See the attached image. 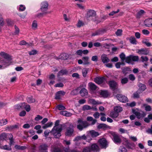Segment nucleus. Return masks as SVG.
<instances>
[{"mask_svg": "<svg viewBox=\"0 0 152 152\" xmlns=\"http://www.w3.org/2000/svg\"><path fill=\"white\" fill-rule=\"evenodd\" d=\"M118 61V58L117 57H115L111 59V61L112 62H117Z\"/></svg>", "mask_w": 152, "mask_h": 152, "instance_id": "nucleus-63", "label": "nucleus"}, {"mask_svg": "<svg viewBox=\"0 0 152 152\" xmlns=\"http://www.w3.org/2000/svg\"><path fill=\"white\" fill-rule=\"evenodd\" d=\"M12 59L11 56L4 52H0V63L2 65L3 68H5L12 63Z\"/></svg>", "mask_w": 152, "mask_h": 152, "instance_id": "nucleus-1", "label": "nucleus"}, {"mask_svg": "<svg viewBox=\"0 0 152 152\" xmlns=\"http://www.w3.org/2000/svg\"><path fill=\"white\" fill-rule=\"evenodd\" d=\"M99 142L100 146L102 148H105L108 146V143L105 138L100 139L99 141Z\"/></svg>", "mask_w": 152, "mask_h": 152, "instance_id": "nucleus-9", "label": "nucleus"}, {"mask_svg": "<svg viewBox=\"0 0 152 152\" xmlns=\"http://www.w3.org/2000/svg\"><path fill=\"white\" fill-rule=\"evenodd\" d=\"M73 132V126L71 124L69 127L67 128L65 134L66 136H71L72 135Z\"/></svg>", "mask_w": 152, "mask_h": 152, "instance_id": "nucleus-10", "label": "nucleus"}, {"mask_svg": "<svg viewBox=\"0 0 152 152\" xmlns=\"http://www.w3.org/2000/svg\"><path fill=\"white\" fill-rule=\"evenodd\" d=\"M18 128V124L11 125L7 127V129L10 131Z\"/></svg>", "mask_w": 152, "mask_h": 152, "instance_id": "nucleus-28", "label": "nucleus"}, {"mask_svg": "<svg viewBox=\"0 0 152 152\" xmlns=\"http://www.w3.org/2000/svg\"><path fill=\"white\" fill-rule=\"evenodd\" d=\"M37 51L36 50H33L28 52V53L30 55H34L37 54Z\"/></svg>", "mask_w": 152, "mask_h": 152, "instance_id": "nucleus-55", "label": "nucleus"}, {"mask_svg": "<svg viewBox=\"0 0 152 152\" xmlns=\"http://www.w3.org/2000/svg\"><path fill=\"white\" fill-rule=\"evenodd\" d=\"M139 86L140 87V89L142 91H143L146 89L145 86L144 85L140 83L139 84Z\"/></svg>", "mask_w": 152, "mask_h": 152, "instance_id": "nucleus-46", "label": "nucleus"}, {"mask_svg": "<svg viewBox=\"0 0 152 152\" xmlns=\"http://www.w3.org/2000/svg\"><path fill=\"white\" fill-rule=\"evenodd\" d=\"M11 138H9L8 139L10 141V142L9 143L10 145L11 146L12 145L13 143H14V139H13V136L12 134V137H11Z\"/></svg>", "mask_w": 152, "mask_h": 152, "instance_id": "nucleus-57", "label": "nucleus"}, {"mask_svg": "<svg viewBox=\"0 0 152 152\" xmlns=\"http://www.w3.org/2000/svg\"><path fill=\"white\" fill-rule=\"evenodd\" d=\"M15 148L17 150H23L26 148V147L25 146H22L18 145H15Z\"/></svg>", "mask_w": 152, "mask_h": 152, "instance_id": "nucleus-31", "label": "nucleus"}, {"mask_svg": "<svg viewBox=\"0 0 152 152\" xmlns=\"http://www.w3.org/2000/svg\"><path fill=\"white\" fill-rule=\"evenodd\" d=\"M80 94L82 96H87L88 92L87 90L85 88H83L80 91Z\"/></svg>", "mask_w": 152, "mask_h": 152, "instance_id": "nucleus-24", "label": "nucleus"}, {"mask_svg": "<svg viewBox=\"0 0 152 152\" xmlns=\"http://www.w3.org/2000/svg\"><path fill=\"white\" fill-rule=\"evenodd\" d=\"M128 82V79L127 78L125 77L122 79L121 80V83L122 84H125Z\"/></svg>", "mask_w": 152, "mask_h": 152, "instance_id": "nucleus-53", "label": "nucleus"}, {"mask_svg": "<svg viewBox=\"0 0 152 152\" xmlns=\"http://www.w3.org/2000/svg\"><path fill=\"white\" fill-rule=\"evenodd\" d=\"M137 53L140 54L146 55L149 53V51L146 48H143L138 49Z\"/></svg>", "mask_w": 152, "mask_h": 152, "instance_id": "nucleus-14", "label": "nucleus"}, {"mask_svg": "<svg viewBox=\"0 0 152 152\" xmlns=\"http://www.w3.org/2000/svg\"><path fill=\"white\" fill-rule=\"evenodd\" d=\"M88 103L89 104H91L93 105H98L102 103V102L98 101H96L94 99H89L88 101Z\"/></svg>", "mask_w": 152, "mask_h": 152, "instance_id": "nucleus-19", "label": "nucleus"}, {"mask_svg": "<svg viewBox=\"0 0 152 152\" xmlns=\"http://www.w3.org/2000/svg\"><path fill=\"white\" fill-rule=\"evenodd\" d=\"M144 106H145V110L148 111H150L151 110V107L149 105H147L146 104H144Z\"/></svg>", "mask_w": 152, "mask_h": 152, "instance_id": "nucleus-49", "label": "nucleus"}, {"mask_svg": "<svg viewBox=\"0 0 152 152\" xmlns=\"http://www.w3.org/2000/svg\"><path fill=\"white\" fill-rule=\"evenodd\" d=\"M138 59V56L130 55L126 57V62L129 64H132L133 61H137Z\"/></svg>", "mask_w": 152, "mask_h": 152, "instance_id": "nucleus-5", "label": "nucleus"}, {"mask_svg": "<svg viewBox=\"0 0 152 152\" xmlns=\"http://www.w3.org/2000/svg\"><path fill=\"white\" fill-rule=\"evenodd\" d=\"M48 4L46 1L42 2L41 4L40 9L44 13L47 14L48 13L47 10L48 9Z\"/></svg>", "mask_w": 152, "mask_h": 152, "instance_id": "nucleus-4", "label": "nucleus"}, {"mask_svg": "<svg viewBox=\"0 0 152 152\" xmlns=\"http://www.w3.org/2000/svg\"><path fill=\"white\" fill-rule=\"evenodd\" d=\"M113 141L115 143H119L121 142V140L119 137L116 134H114L113 136Z\"/></svg>", "mask_w": 152, "mask_h": 152, "instance_id": "nucleus-30", "label": "nucleus"}, {"mask_svg": "<svg viewBox=\"0 0 152 152\" xmlns=\"http://www.w3.org/2000/svg\"><path fill=\"white\" fill-rule=\"evenodd\" d=\"M101 59L102 61L104 63H107L110 61V60L107 56V55L103 54L101 56Z\"/></svg>", "mask_w": 152, "mask_h": 152, "instance_id": "nucleus-15", "label": "nucleus"}, {"mask_svg": "<svg viewBox=\"0 0 152 152\" xmlns=\"http://www.w3.org/2000/svg\"><path fill=\"white\" fill-rule=\"evenodd\" d=\"M140 93L139 91H137L134 93L133 94V97L134 98H138L139 97Z\"/></svg>", "mask_w": 152, "mask_h": 152, "instance_id": "nucleus-44", "label": "nucleus"}, {"mask_svg": "<svg viewBox=\"0 0 152 152\" xmlns=\"http://www.w3.org/2000/svg\"><path fill=\"white\" fill-rule=\"evenodd\" d=\"M63 84L61 83H59L57 84H56L55 85V86L56 87H63Z\"/></svg>", "mask_w": 152, "mask_h": 152, "instance_id": "nucleus-61", "label": "nucleus"}, {"mask_svg": "<svg viewBox=\"0 0 152 152\" xmlns=\"http://www.w3.org/2000/svg\"><path fill=\"white\" fill-rule=\"evenodd\" d=\"M52 125L53 123L52 122H49L44 125L42 126V128L44 129H46L48 127L51 126Z\"/></svg>", "mask_w": 152, "mask_h": 152, "instance_id": "nucleus-39", "label": "nucleus"}, {"mask_svg": "<svg viewBox=\"0 0 152 152\" xmlns=\"http://www.w3.org/2000/svg\"><path fill=\"white\" fill-rule=\"evenodd\" d=\"M26 9L25 7L23 5H20L18 8V10L20 11H23Z\"/></svg>", "mask_w": 152, "mask_h": 152, "instance_id": "nucleus-47", "label": "nucleus"}, {"mask_svg": "<svg viewBox=\"0 0 152 152\" xmlns=\"http://www.w3.org/2000/svg\"><path fill=\"white\" fill-rule=\"evenodd\" d=\"M37 23L36 20H34L32 23V28L33 29L36 30L37 29Z\"/></svg>", "mask_w": 152, "mask_h": 152, "instance_id": "nucleus-35", "label": "nucleus"}, {"mask_svg": "<svg viewBox=\"0 0 152 152\" xmlns=\"http://www.w3.org/2000/svg\"><path fill=\"white\" fill-rule=\"evenodd\" d=\"M100 94L104 97H107L109 95L107 91H102L100 93Z\"/></svg>", "mask_w": 152, "mask_h": 152, "instance_id": "nucleus-38", "label": "nucleus"}, {"mask_svg": "<svg viewBox=\"0 0 152 152\" xmlns=\"http://www.w3.org/2000/svg\"><path fill=\"white\" fill-rule=\"evenodd\" d=\"M82 59L83 61V65H88L91 64L89 61V58L88 56L83 57Z\"/></svg>", "mask_w": 152, "mask_h": 152, "instance_id": "nucleus-21", "label": "nucleus"}, {"mask_svg": "<svg viewBox=\"0 0 152 152\" xmlns=\"http://www.w3.org/2000/svg\"><path fill=\"white\" fill-rule=\"evenodd\" d=\"M104 80L103 77H96L95 78L94 81L97 84H100L103 83Z\"/></svg>", "mask_w": 152, "mask_h": 152, "instance_id": "nucleus-25", "label": "nucleus"}, {"mask_svg": "<svg viewBox=\"0 0 152 152\" xmlns=\"http://www.w3.org/2000/svg\"><path fill=\"white\" fill-rule=\"evenodd\" d=\"M65 92L62 91H58L56 94L55 99H60L61 97L65 94Z\"/></svg>", "mask_w": 152, "mask_h": 152, "instance_id": "nucleus-17", "label": "nucleus"}, {"mask_svg": "<svg viewBox=\"0 0 152 152\" xmlns=\"http://www.w3.org/2000/svg\"><path fill=\"white\" fill-rule=\"evenodd\" d=\"M119 115V113L114 110L111 111L110 113V116L113 118H116Z\"/></svg>", "mask_w": 152, "mask_h": 152, "instance_id": "nucleus-27", "label": "nucleus"}, {"mask_svg": "<svg viewBox=\"0 0 152 152\" xmlns=\"http://www.w3.org/2000/svg\"><path fill=\"white\" fill-rule=\"evenodd\" d=\"M27 100L28 102L30 103L34 102L35 101V99L31 96L28 97L27 98Z\"/></svg>", "mask_w": 152, "mask_h": 152, "instance_id": "nucleus-37", "label": "nucleus"}, {"mask_svg": "<svg viewBox=\"0 0 152 152\" xmlns=\"http://www.w3.org/2000/svg\"><path fill=\"white\" fill-rule=\"evenodd\" d=\"M122 30L121 29H118L115 32V34L117 36H120L122 34Z\"/></svg>", "mask_w": 152, "mask_h": 152, "instance_id": "nucleus-51", "label": "nucleus"}, {"mask_svg": "<svg viewBox=\"0 0 152 152\" xmlns=\"http://www.w3.org/2000/svg\"><path fill=\"white\" fill-rule=\"evenodd\" d=\"M120 57L122 61H124L125 60H126L125 55L124 53H122L120 55Z\"/></svg>", "mask_w": 152, "mask_h": 152, "instance_id": "nucleus-48", "label": "nucleus"}, {"mask_svg": "<svg viewBox=\"0 0 152 152\" xmlns=\"http://www.w3.org/2000/svg\"><path fill=\"white\" fill-rule=\"evenodd\" d=\"M57 108L59 110H64L66 109L64 106L61 104L58 105L57 107Z\"/></svg>", "mask_w": 152, "mask_h": 152, "instance_id": "nucleus-50", "label": "nucleus"}, {"mask_svg": "<svg viewBox=\"0 0 152 152\" xmlns=\"http://www.w3.org/2000/svg\"><path fill=\"white\" fill-rule=\"evenodd\" d=\"M91 147L92 151L94 152H99V147L96 144H93Z\"/></svg>", "mask_w": 152, "mask_h": 152, "instance_id": "nucleus-22", "label": "nucleus"}, {"mask_svg": "<svg viewBox=\"0 0 152 152\" xmlns=\"http://www.w3.org/2000/svg\"><path fill=\"white\" fill-rule=\"evenodd\" d=\"M59 121H56L55 126L52 129L51 132L56 138H58L61 136V132L62 130V126L58 124Z\"/></svg>", "mask_w": 152, "mask_h": 152, "instance_id": "nucleus-2", "label": "nucleus"}, {"mask_svg": "<svg viewBox=\"0 0 152 152\" xmlns=\"http://www.w3.org/2000/svg\"><path fill=\"white\" fill-rule=\"evenodd\" d=\"M109 85L110 88L113 90L115 89L117 86V83L115 81H110L109 82Z\"/></svg>", "mask_w": 152, "mask_h": 152, "instance_id": "nucleus-18", "label": "nucleus"}, {"mask_svg": "<svg viewBox=\"0 0 152 152\" xmlns=\"http://www.w3.org/2000/svg\"><path fill=\"white\" fill-rule=\"evenodd\" d=\"M89 70L88 68H84L82 69V73L83 76L85 77L87 74Z\"/></svg>", "mask_w": 152, "mask_h": 152, "instance_id": "nucleus-33", "label": "nucleus"}, {"mask_svg": "<svg viewBox=\"0 0 152 152\" xmlns=\"http://www.w3.org/2000/svg\"><path fill=\"white\" fill-rule=\"evenodd\" d=\"M132 112L134 114L138 119H140L145 117L146 114L144 112L140 110L139 111H136L134 110H132Z\"/></svg>", "mask_w": 152, "mask_h": 152, "instance_id": "nucleus-7", "label": "nucleus"}, {"mask_svg": "<svg viewBox=\"0 0 152 152\" xmlns=\"http://www.w3.org/2000/svg\"><path fill=\"white\" fill-rule=\"evenodd\" d=\"M145 12L143 10H141L139 11L137 15V17L138 18H140L141 15L144 13Z\"/></svg>", "mask_w": 152, "mask_h": 152, "instance_id": "nucleus-45", "label": "nucleus"}, {"mask_svg": "<svg viewBox=\"0 0 152 152\" xmlns=\"http://www.w3.org/2000/svg\"><path fill=\"white\" fill-rule=\"evenodd\" d=\"M51 152H64L63 151L60 149L58 146L54 145L51 148Z\"/></svg>", "mask_w": 152, "mask_h": 152, "instance_id": "nucleus-16", "label": "nucleus"}, {"mask_svg": "<svg viewBox=\"0 0 152 152\" xmlns=\"http://www.w3.org/2000/svg\"><path fill=\"white\" fill-rule=\"evenodd\" d=\"M129 80L132 81H134L135 79V77L134 75L132 74H130L129 76Z\"/></svg>", "mask_w": 152, "mask_h": 152, "instance_id": "nucleus-52", "label": "nucleus"}, {"mask_svg": "<svg viewBox=\"0 0 152 152\" xmlns=\"http://www.w3.org/2000/svg\"><path fill=\"white\" fill-rule=\"evenodd\" d=\"M2 149L10 151L11 150V146L9 145H5L1 147Z\"/></svg>", "mask_w": 152, "mask_h": 152, "instance_id": "nucleus-40", "label": "nucleus"}, {"mask_svg": "<svg viewBox=\"0 0 152 152\" xmlns=\"http://www.w3.org/2000/svg\"><path fill=\"white\" fill-rule=\"evenodd\" d=\"M11 137H12L11 134L3 133L0 135V140H7L9 138H11Z\"/></svg>", "mask_w": 152, "mask_h": 152, "instance_id": "nucleus-12", "label": "nucleus"}, {"mask_svg": "<svg viewBox=\"0 0 152 152\" xmlns=\"http://www.w3.org/2000/svg\"><path fill=\"white\" fill-rule=\"evenodd\" d=\"M87 133L88 134H89L92 137H95L99 135L98 132H95L94 130L87 132Z\"/></svg>", "mask_w": 152, "mask_h": 152, "instance_id": "nucleus-20", "label": "nucleus"}, {"mask_svg": "<svg viewBox=\"0 0 152 152\" xmlns=\"http://www.w3.org/2000/svg\"><path fill=\"white\" fill-rule=\"evenodd\" d=\"M141 58L143 62L147 61L148 60V58L147 56H142Z\"/></svg>", "mask_w": 152, "mask_h": 152, "instance_id": "nucleus-56", "label": "nucleus"}, {"mask_svg": "<svg viewBox=\"0 0 152 152\" xmlns=\"http://www.w3.org/2000/svg\"><path fill=\"white\" fill-rule=\"evenodd\" d=\"M95 15L96 12L95 11L93 10H90L87 12L86 16L88 18L93 20L95 18Z\"/></svg>", "mask_w": 152, "mask_h": 152, "instance_id": "nucleus-6", "label": "nucleus"}, {"mask_svg": "<svg viewBox=\"0 0 152 152\" xmlns=\"http://www.w3.org/2000/svg\"><path fill=\"white\" fill-rule=\"evenodd\" d=\"M145 25L148 27H152V18L148 19L144 21Z\"/></svg>", "mask_w": 152, "mask_h": 152, "instance_id": "nucleus-23", "label": "nucleus"}, {"mask_svg": "<svg viewBox=\"0 0 152 152\" xmlns=\"http://www.w3.org/2000/svg\"><path fill=\"white\" fill-rule=\"evenodd\" d=\"M88 86L89 89L92 90H95L97 88V87L94 83L91 82L88 83Z\"/></svg>", "mask_w": 152, "mask_h": 152, "instance_id": "nucleus-26", "label": "nucleus"}, {"mask_svg": "<svg viewBox=\"0 0 152 152\" xmlns=\"http://www.w3.org/2000/svg\"><path fill=\"white\" fill-rule=\"evenodd\" d=\"M15 32L14 33V34L15 35H17L18 34L19 32V29L16 26H15Z\"/></svg>", "mask_w": 152, "mask_h": 152, "instance_id": "nucleus-58", "label": "nucleus"}, {"mask_svg": "<svg viewBox=\"0 0 152 152\" xmlns=\"http://www.w3.org/2000/svg\"><path fill=\"white\" fill-rule=\"evenodd\" d=\"M78 125L77 127L80 131L82 130L83 128H86L89 124L86 121H83L82 119H79L78 121Z\"/></svg>", "mask_w": 152, "mask_h": 152, "instance_id": "nucleus-3", "label": "nucleus"}, {"mask_svg": "<svg viewBox=\"0 0 152 152\" xmlns=\"http://www.w3.org/2000/svg\"><path fill=\"white\" fill-rule=\"evenodd\" d=\"M68 71L66 69L63 70L59 72L58 74V76L66 75L67 74Z\"/></svg>", "mask_w": 152, "mask_h": 152, "instance_id": "nucleus-34", "label": "nucleus"}, {"mask_svg": "<svg viewBox=\"0 0 152 152\" xmlns=\"http://www.w3.org/2000/svg\"><path fill=\"white\" fill-rule=\"evenodd\" d=\"M116 97L118 100L122 102H126L128 100V99L126 96L122 94H117L116 96Z\"/></svg>", "mask_w": 152, "mask_h": 152, "instance_id": "nucleus-11", "label": "nucleus"}, {"mask_svg": "<svg viewBox=\"0 0 152 152\" xmlns=\"http://www.w3.org/2000/svg\"><path fill=\"white\" fill-rule=\"evenodd\" d=\"M19 44L20 45H27V46H29V45L27 44L26 42L24 40H22L19 43Z\"/></svg>", "mask_w": 152, "mask_h": 152, "instance_id": "nucleus-60", "label": "nucleus"}, {"mask_svg": "<svg viewBox=\"0 0 152 152\" xmlns=\"http://www.w3.org/2000/svg\"><path fill=\"white\" fill-rule=\"evenodd\" d=\"M129 40L130 42L131 43L134 44H137V41L134 37H131L129 39Z\"/></svg>", "mask_w": 152, "mask_h": 152, "instance_id": "nucleus-36", "label": "nucleus"}, {"mask_svg": "<svg viewBox=\"0 0 152 152\" xmlns=\"http://www.w3.org/2000/svg\"><path fill=\"white\" fill-rule=\"evenodd\" d=\"M26 113L25 111H23L20 112L19 113V115L21 117L25 116L26 115Z\"/></svg>", "mask_w": 152, "mask_h": 152, "instance_id": "nucleus-62", "label": "nucleus"}, {"mask_svg": "<svg viewBox=\"0 0 152 152\" xmlns=\"http://www.w3.org/2000/svg\"><path fill=\"white\" fill-rule=\"evenodd\" d=\"M48 146L45 144H41L38 147L39 152H48Z\"/></svg>", "mask_w": 152, "mask_h": 152, "instance_id": "nucleus-8", "label": "nucleus"}, {"mask_svg": "<svg viewBox=\"0 0 152 152\" xmlns=\"http://www.w3.org/2000/svg\"><path fill=\"white\" fill-rule=\"evenodd\" d=\"M122 108L120 106H116L114 107V110L118 113L122 110Z\"/></svg>", "mask_w": 152, "mask_h": 152, "instance_id": "nucleus-32", "label": "nucleus"}, {"mask_svg": "<svg viewBox=\"0 0 152 152\" xmlns=\"http://www.w3.org/2000/svg\"><path fill=\"white\" fill-rule=\"evenodd\" d=\"M106 32V30L104 28H102L92 33V36H95L101 35Z\"/></svg>", "mask_w": 152, "mask_h": 152, "instance_id": "nucleus-13", "label": "nucleus"}, {"mask_svg": "<svg viewBox=\"0 0 152 152\" xmlns=\"http://www.w3.org/2000/svg\"><path fill=\"white\" fill-rule=\"evenodd\" d=\"M84 25V23L83 21L80 20H79L76 26L77 27L80 28L81 26H83Z\"/></svg>", "mask_w": 152, "mask_h": 152, "instance_id": "nucleus-42", "label": "nucleus"}, {"mask_svg": "<svg viewBox=\"0 0 152 152\" xmlns=\"http://www.w3.org/2000/svg\"><path fill=\"white\" fill-rule=\"evenodd\" d=\"M119 9H118L116 11H113L109 14V15L110 16H112L114 15L115 14L118 13L119 12Z\"/></svg>", "mask_w": 152, "mask_h": 152, "instance_id": "nucleus-59", "label": "nucleus"}, {"mask_svg": "<svg viewBox=\"0 0 152 152\" xmlns=\"http://www.w3.org/2000/svg\"><path fill=\"white\" fill-rule=\"evenodd\" d=\"M42 118V117L39 115H38L35 118V120L36 121H38Z\"/></svg>", "mask_w": 152, "mask_h": 152, "instance_id": "nucleus-64", "label": "nucleus"}, {"mask_svg": "<svg viewBox=\"0 0 152 152\" xmlns=\"http://www.w3.org/2000/svg\"><path fill=\"white\" fill-rule=\"evenodd\" d=\"M119 152H127L126 149L124 146H121L119 149Z\"/></svg>", "mask_w": 152, "mask_h": 152, "instance_id": "nucleus-43", "label": "nucleus"}, {"mask_svg": "<svg viewBox=\"0 0 152 152\" xmlns=\"http://www.w3.org/2000/svg\"><path fill=\"white\" fill-rule=\"evenodd\" d=\"M60 114L67 117L71 116L72 115V114L71 113L66 111H63L61 112Z\"/></svg>", "mask_w": 152, "mask_h": 152, "instance_id": "nucleus-29", "label": "nucleus"}, {"mask_svg": "<svg viewBox=\"0 0 152 152\" xmlns=\"http://www.w3.org/2000/svg\"><path fill=\"white\" fill-rule=\"evenodd\" d=\"M92 151L91 148L89 147H87L83 149V152H91Z\"/></svg>", "mask_w": 152, "mask_h": 152, "instance_id": "nucleus-54", "label": "nucleus"}, {"mask_svg": "<svg viewBox=\"0 0 152 152\" xmlns=\"http://www.w3.org/2000/svg\"><path fill=\"white\" fill-rule=\"evenodd\" d=\"M92 108L91 107L88 105H84L82 108L83 110H88L91 109Z\"/></svg>", "mask_w": 152, "mask_h": 152, "instance_id": "nucleus-41", "label": "nucleus"}]
</instances>
